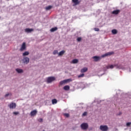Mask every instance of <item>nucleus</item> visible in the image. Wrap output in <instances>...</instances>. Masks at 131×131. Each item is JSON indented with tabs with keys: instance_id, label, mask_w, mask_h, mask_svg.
I'll return each instance as SVG.
<instances>
[{
	"instance_id": "f257e3e1",
	"label": "nucleus",
	"mask_w": 131,
	"mask_h": 131,
	"mask_svg": "<svg viewBox=\"0 0 131 131\" xmlns=\"http://www.w3.org/2000/svg\"><path fill=\"white\" fill-rule=\"evenodd\" d=\"M55 80H56V78L53 76L48 77L47 78V83H52V82H53V81H55Z\"/></svg>"
},
{
	"instance_id": "f03ea898",
	"label": "nucleus",
	"mask_w": 131,
	"mask_h": 131,
	"mask_svg": "<svg viewBox=\"0 0 131 131\" xmlns=\"http://www.w3.org/2000/svg\"><path fill=\"white\" fill-rule=\"evenodd\" d=\"M72 81V79H67L66 80H63L59 82L60 85H63V84H66V83H68V82H70Z\"/></svg>"
},
{
	"instance_id": "7ed1b4c3",
	"label": "nucleus",
	"mask_w": 131,
	"mask_h": 131,
	"mask_svg": "<svg viewBox=\"0 0 131 131\" xmlns=\"http://www.w3.org/2000/svg\"><path fill=\"white\" fill-rule=\"evenodd\" d=\"M80 127L82 129L85 130V129H88V128H89V124L88 123H83L81 124Z\"/></svg>"
},
{
	"instance_id": "20e7f679",
	"label": "nucleus",
	"mask_w": 131,
	"mask_h": 131,
	"mask_svg": "<svg viewBox=\"0 0 131 131\" xmlns=\"http://www.w3.org/2000/svg\"><path fill=\"white\" fill-rule=\"evenodd\" d=\"M16 106L17 105L16 104V103L14 102H11L8 104V107L10 108V109H15Z\"/></svg>"
},
{
	"instance_id": "39448f33",
	"label": "nucleus",
	"mask_w": 131,
	"mask_h": 131,
	"mask_svg": "<svg viewBox=\"0 0 131 131\" xmlns=\"http://www.w3.org/2000/svg\"><path fill=\"white\" fill-rule=\"evenodd\" d=\"M100 129L102 131H107L108 130V126L107 125H100Z\"/></svg>"
},
{
	"instance_id": "423d86ee",
	"label": "nucleus",
	"mask_w": 131,
	"mask_h": 131,
	"mask_svg": "<svg viewBox=\"0 0 131 131\" xmlns=\"http://www.w3.org/2000/svg\"><path fill=\"white\" fill-rule=\"evenodd\" d=\"M23 61L25 64H28L29 63V58L27 57H24Z\"/></svg>"
},
{
	"instance_id": "0eeeda50",
	"label": "nucleus",
	"mask_w": 131,
	"mask_h": 131,
	"mask_svg": "<svg viewBox=\"0 0 131 131\" xmlns=\"http://www.w3.org/2000/svg\"><path fill=\"white\" fill-rule=\"evenodd\" d=\"M24 50H26V43L23 42L21 47L20 49V51H24Z\"/></svg>"
},
{
	"instance_id": "6e6552de",
	"label": "nucleus",
	"mask_w": 131,
	"mask_h": 131,
	"mask_svg": "<svg viewBox=\"0 0 131 131\" xmlns=\"http://www.w3.org/2000/svg\"><path fill=\"white\" fill-rule=\"evenodd\" d=\"M25 31L27 32V33H31L32 31H34V30L33 29L26 28L25 29Z\"/></svg>"
},
{
	"instance_id": "1a4fd4ad",
	"label": "nucleus",
	"mask_w": 131,
	"mask_h": 131,
	"mask_svg": "<svg viewBox=\"0 0 131 131\" xmlns=\"http://www.w3.org/2000/svg\"><path fill=\"white\" fill-rule=\"evenodd\" d=\"M114 53L113 52H108L105 53V54L101 56L102 58H104V57H107V56H111V55H113Z\"/></svg>"
},
{
	"instance_id": "9d476101",
	"label": "nucleus",
	"mask_w": 131,
	"mask_h": 131,
	"mask_svg": "<svg viewBox=\"0 0 131 131\" xmlns=\"http://www.w3.org/2000/svg\"><path fill=\"white\" fill-rule=\"evenodd\" d=\"M93 59H94L95 62H98V61H100V60H101V57L100 56H95L93 57Z\"/></svg>"
},
{
	"instance_id": "9b49d317",
	"label": "nucleus",
	"mask_w": 131,
	"mask_h": 131,
	"mask_svg": "<svg viewBox=\"0 0 131 131\" xmlns=\"http://www.w3.org/2000/svg\"><path fill=\"white\" fill-rule=\"evenodd\" d=\"M37 114V111L34 110L30 113L31 116H35Z\"/></svg>"
},
{
	"instance_id": "f8f14e48",
	"label": "nucleus",
	"mask_w": 131,
	"mask_h": 131,
	"mask_svg": "<svg viewBox=\"0 0 131 131\" xmlns=\"http://www.w3.org/2000/svg\"><path fill=\"white\" fill-rule=\"evenodd\" d=\"M119 13H120V10H114L112 12V14H113L114 15H118Z\"/></svg>"
},
{
	"instance_id": "ddd939ff",
	"label": "nucleus",
	"mask_w": 131,
	"mask_h": 131,
	"mask_svg": "<svg viewBox=\"0 0 131 131\" xmlns=\"http://www.w3.org/2000/svg\"><path fill=\"white\" fill-rule=\"evenodd\" d=\"M72 2L75 4V6L80 4V2L78 1V0H72Z\"/></svg>"
},
{
	"instance_id": "4468645a",
	"label": "nucleus",
	"mask_w": 131,
	"mask_h": 131,
	"mask_svg": "<svg viewBox=\"0 0 131 131\" xmlns=\"http://www.w3.org/2000/svg\"><path fill=\"white\" fill-rule=\"evenodd\" d=\"M88 71V68H83L81 70V73H84V72H86Z\"/></svg>"
},
{
	"instance_id": "2eb2a0df",
	"label": "nucleus",
	"mask_w": 131,
	"mask_h": 131,
	"mask_svg": "<svg viewBox=\"0 0 131 131\" xmlns=\"http://www.w3.org/2000/svg\"><path fill=\"white\" fill-rule=\"evenodd\" d=\"M64 91H69L70 90V86L69 85H66L63 87Z\"/></svg>"
},
{
	"instance_id": "dca6fc26",
	"label": "nucleus",
	"mask_w": 131,
	"mask_h": 131,
	"mask_svg": "<svg viewBox=\"0 0 131 131\" xmlns=\"http://www.w3.org/2000/svg\"><path fill=\"white\" fill-rule=\"evenodd\" d=\"M16 71L17 73H23V70L21 69H16Z\"/></svg>"
},
{
	"instance_id": "f3484780",
	"label": "nucleus",
	"mask_w": 131,
	"mask_h": 131,
	"mask_svg": "<svg viewBox=\"0 0 131 131\" xmlns=\"http://www.w3.org/2000/svg\"><path fill=\"white\" fill-rule=\"evenodd\" d=\"M58 30L57 27H55V28H52L51 30L50 31L51 32H54V31H56V30Z\"/></svg>"
},
{
	"instance_id": "a211bd4d",
	"label": "nucleus",
	"mask_w": 131,
	"mask_h": 131,
	"mask_svg": "<svg viewBox=\"0 0 131 131\" xmlns=\"http://www.w3.org/2000/svg\"><path fill=\"white\" fill-rule=\"evenodd\" d=\"M64 54H65V51L62 50L59 53L58 56H63Z\"/></svg>"
},
{
	"instance_id": "6ab92c4d",
	"label": "nucleus",
	"mask_w": 131,
	"mask_h": 131,
	"mask_svg": "<svg viewBox=\"0 0 131 131\" xmlns=\"http://www.w3.org/2000/svg\"><path fill=\"white\" fill-rule=\"evenodd\" d=\"M114 66H113V65H110V66H108L106 67V69H113V68H114Z\"/></svg>"
},
{
	"instance_id": "aec40b11",
	"label": "nucleus",
	"mask_w": 131,
	"mask_h": 131,
	"mask_svg": "<svg viewBox=\"0 0 131 131\" xmlns=\"http://www.w3.org/2000/svg\"><path fill=\"white\" fill-rule=\"evenodd\" d=\"M52 102L53 105L58 103V101L56 99H52Z\"/></svg>"
},
{
	"instance_id": "412c9836",
	"label": "nucleus",
	"mask_w": 131,
	"mask_h": 131,
	"mask_svg": "<svg viewBox=\"0 0 131 131\" xmlns=\"http://www.w3.org/2000/svg\"><path fill=\"white\" fill-rule=\"evenodd\" d=\"M72 63L73 64H76V63H78V59H74L72 60Z\"/></svg>"
},
{
	"instance_id": "4be33fe9",
	"label": "nucleus",
	"mask_w": 131,
	"mask_h": 131,
	"mask_svg": "<svg viewBox=\"0 0 131 131\" xmlns=\"http://www.w3.org/2000/svg\"><path fill=\"white\" fill-rule=\"evenodd\" d=\"M52 8H53V6H48L46 7V10H47V11H49V10H51V9H52Z\"/></svg>"
},
{
	"instance_id": "5701e85b",
	"label": "nucleus",
	"mask_w": 131,
	"mask_h": 131,
	"mask_svg": "<svg viewBox=\"0 0 131 131\" xmlns=\"http://www.w3.org/2000/svg\"><path fill=\"white\" fill-rule=\"evenodd\" d=\"M28 55H29V52L28 51H26L23 54V56H28Z\"/></svg>"
},
{
	"instance_id": "b1692460",
	"label": "nucleus",
	"mask_w": 131,
	"mask_h": 131,
	"mask_svg": "<svg viewBox=\"0 0 131 131\" xmlns=\"http://www.w3.org/2000/svg\"><path fill=\"white\" fill-rule=\"evenodd\" d=\"M115 66H116L117 67V69H122V65H115Z\"/></svg>"
},
{
	"instance_id": "393cba45",
	"label": "nucleus",
	"mask_w": 131,
	"mask_h": 131,
	"mask_svg": "<svg viewBox=\"0 0 131 131\" xmlns=\"http://www.w3.org/2000/svg\"><path fill=\"white\" fill-rule=\"evenodd\" d=\"M112 32L113 34H116L117 33V30L116 29L112 30Z\"/></svg>"
},
{
	"instance_id": "a878e982",
	"label": "nucleus",
	"mask_w": 131,
	"mask_h": 131,
	"mask_svg": "<svg viewBox=\"0 0 131 131\" xmlns=\"http://www.w3.org/2000/svg\"><path fill=\"white\" fill-rule=\"evenodd\" d=\"M12 96V94L11 93H8V94H6L5 96V98H7V97L9 96Z\"/></svg>"
},
{
	"instance_id": "bb28decb",
	"label": "nucleus",
	"mask_w": 131,
	"mask_h": 131,
	"mask_svg": "<svg viewBox=\"0 0 131 131\" xmlns=\"http://www.w3.org/2000/svg\"><path fill=\"white\" fill-rule=\"evenodd\" d=\"M84 76V74H81L78 76V77L80 78V77H83Z\"/></svg>"
},
{
	"instance_id": "cd10ccee",
	"label": "nucleus",
	"mask_w": 131,
	"mask_h": 131,
	"mask_svg": "<svg viewBox=\"0 0 131 131\" xmlns=\"http://www.w3.org/2000/svg\"><path fill=\"white\" fill-rule=\"evenodd\" d=\"M64 116H65L66 117H69V114H67V113H64L63 114Z\"/></svg>"
},
{
	"instance_id": "c85d7f7f",
	"label": "nucleus",
	"mask_w": 131,
	"mask_h": 131,
	"mask_svg": "<svg viewBox=\"0 0 131 131\" xmlns=\"http://www.w3.org/2000/svg\"><path fill=\"white\" fill-rule=\"evenodd\" d=\"M38 121L39 122H42L43 121V120L42 119V118H39L38 119Z\"/></svg>"
},
{
	"instance_id": "c756f323",
	"label": "nucleus",
	"mask_w": 131,
	"mask_h": 131,
	"mask_svg": "<svg viewBox=\"0 0 131 131\" xmlns=\"http://www.w3.org/2000/svg\"><path fill=\"white\" fill-rule=\"evenodd\" d=\"M13 114H14V115H18V114H19V112H14L13 113Z\"/></svg>"
},
{
	"instance_id": "7c9ffc66",
	"label": "nucleus",
	"mask_w": 131,
	"mask_h": 131,
	"mask_svg": "<svg viewBox=\"0 0 131 131\" xmlns=\"http://www.w3.org/2000/svg\"><path fill=\"white\" fill-rule=\"evenodd\" d=\"M81 39H82L81 37H79L77 38V41H81Z\"/></svg>"
},
{
	"instance_id": "2f4dec72",
	"label": "nucleus",
	"mask_w": 131,
	"mask_h": 131,
	"mask_svg": "<svg viewBox=\"0 0 131 131\" xmlns=\"http://www.w3.org/2000/svg\"><path fill=\"white\" fill-rule=\"evenodd\" d=\"M86 114H88V113L86 112H85L83 113L82 116H86Z\"/></svg>"
},
{
	"instance_id": "473e14b6",
	"label": "nucleus",
	"mask_w": 131,
	"mask_h": 131,
	"mask_svg": "<svg viewBox=\"0 0 131 131\" xmlns=\"http://www.w3.org/2000/svg\"><path fill=\"white\" fill-rule=\"evenodd\" d=\"M58 53V50H55L53 52V55H56V54Z\"/></svg>"
},
{
	"instance_id": "72a5a7b5",
	"label": "nucleus",
	"mask_w": 131,
	"mask_h": 131,
	"mask_svg": "<svg viewBox=\"0 0 131 131\" xmlns=\"http://www.w3.org/2000/svg\"><path fill=\"white\" fill-rule=\"evenodd\" d=\"M94 30H95V31H99L100 29H99V28H95L94 29Z\"/></svg>"
},
{
	"instance_id": "f704fd0d",
	"label": "nucleus",
	"mask_w": 131,
	"mask_h": 131,
	"mask_svg": "<svg viewBox=\"0 0 131 131\" xmlns=\"http://www.w3.org/2000/svg\"><path fill=\"white\" fill-rule=\"evenodd\" d=\"M130 124H131V122H127L126 123L127 126H129L130 125Z\"/></svg>"
},
{
	"instance_id": "c9c22d12",
	"label": "nucleus",
	"mask_w": 131,
	"mask_h": 131,
	"mask_svg": "<svg viewBox=\"0 0 131 131\" xmlns=\"http://www.w3.org/2000/svg\"><path fill=\"white\" fill-rule=\"evenodd\" d=\"M122 113H119V115H121Z\"/></svg>"
},
{
	"instance_id": "e433bc0d",
	"label": "nucleus",
	"mask_w": 131,
	"mask_h": 131,
	"mask_svg": "<svg viewBox=\"0 0 131 131\" xmlns=\"http://www.w3.org/2000/svg\"><path fill=\"white\" fill-rule=\"evenodd\" d=\"M42 131H45V130H43Z\"/></svg>"
}]
</instances>
